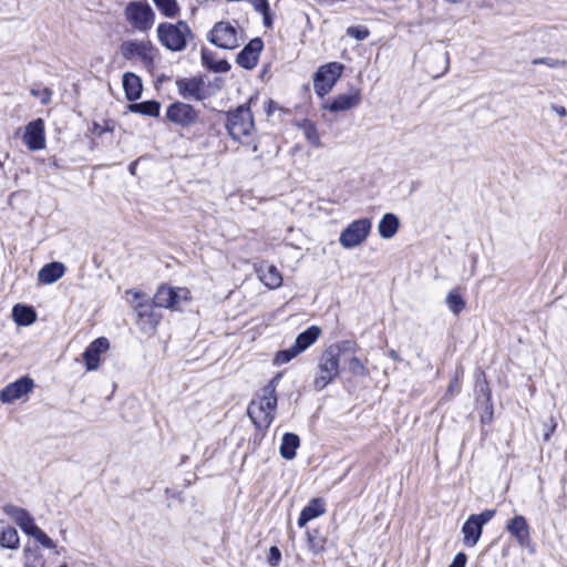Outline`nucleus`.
I'll use <instances>...</instances> for the list:
<instances>
[{
	"mask_svg": "<svg viewBox=\"0 0 567 567\" xmlns=\"http://www.w3.org/2000/svg\"><path fill=\"white\" fill-rule=\"evenodd\" d=\"M281 373H277L248 405L247 414L259 430H266L275 419L277 408V385Z\"/></svg>",
	"mask_w": 567,
	"mask_h": 567,
	"instance_id": "1",
	"label": "nucleus"
},
{
	"mask_svg": "<svg viewBox=\"0 0 567 567\" xmlns=\"http://www.w3.org/2000/svg\"><path fill=\"white\" fill-rule=\"evenodd\" d=\"M127 302L136 313V323L144 332L156 330L162 316L155 311L154 300L140 290L127 289L125 291Z\"/></svg>",
	"mask_w": 567,
	"mask_h": 567,
	"instance_id": "2",
	"label": "nucleus"
},
{
	"mask_svg": "<svg viewBox=\"0 0 567 567\" xmlns=\"http://www.w3.org/2000/svg\"><path fill=\"white\" fill-rule=\"evenodd\" d=\"M226 128L234 141L250 144L256 134L254 116L247 105H239L227 113Z\"/></svg>",
	"mask_w": 567,
	"mask_h": 567,
	"instance_id": "3",
	"label": "nucleus"
},
{
	"mask_svg": "<svg viewBox=\"0 0 567 567\" xmlns=\"http://www.w3.org/2000/svg\"><path fill=\"white\" fill-rule=\"evenodd\" d=\"M156 32L159 43L173 52L184 51L188 42L194 39L190 27L183 20L176 23L162 22L157 25Z\"/></svg>",
	"mask_w": 567,
	"mask_h": 567,
	"instance_id": "4",
	"label": "nucleus"
},
{
	"mask_svg": "<svg viewBox=\"0 0 567 567\" xmlns=\"http://www.w3.org/2000/svg\"><path fill=\"white\" fill-rule=\"evenodd\" d=\"M207 39L212 44L225 50H234L244 41L243 30L236 21H219L215 23Z\"/></svg>",
	"mask_w": 567,
	"mask_h": 567,
	"instance_id": "5",
	"label": "nucleus"
},
{
	"mask_svg": "<svg viewBox=\"0 0 567 567\" xmlns=\"http://www.w3.org/2000/svg\"><path fill=\"white\" fill-rule=\"evenodd\" d=\"M340 348L329 347L320 357L318 364V375L313 381L317 390L324 389L339 375Z\"/></svg>",
	"mask_w": 567,
	"mask_h": 567,
	"instance_id": "6",
	"label": "nucleus"
},
{
	"mask_svg": "<svg viewBox=\"0 0 567 567\" xmlns=\"http://www.w3.org/2000/svg\"><path fill=\"white\" fill-rule=\"evenodd\" d=\"M153 300L158 308L179 310L184 302L190 300V291L185 287L174 288L163 284L158 286Z\"/></svg>",
	"mask_w": 567,
	"mask_h": 567,
	"instance_id": "7",
	"label": "nucleus"
},
{
	"mask_svg": "<svg viewBox=\"0 0 567 567\" xmlns=\"http://www.w3.org/2000/svg\"><path fill=\"white\" fill-rule=\"evenodd\" d=\"M125 18L128 23L137 31H148L155 21V13L147 2L132 1L128 2L125 11Z\"/></svg>",
	"mask_w": 567,
	"mask_h": 567,
	"instance_id": "8",
	"label": "nucleus"
},
{
	"mask_svg": "<svg viewBox=\"0 0 567 567\" xmlns=\"http://www.w3.org/2000/svg\"><path fill=\"white\" fill-rule=\"evenodd\" d=\"M343 64L329 62L321 65L313 75V89L318 96L323 97L334 86L343 72Z\"/></svg>",
	"mask_w": 567,
	"mask_h": 567,
	"instance_id": "9",
	"label": "nucleus"
},
{
	"mask_svg": "<svg viewBox=\"0 0 567 567\" xmlns=\"http://www.w3.org/2000/svg\"><path fill=\"white\" fill-rule=\"evenodd\" d=\"M372 223L369 218H360L349 224L340 234V245L346 249L361 245L371 231Z\"/></svg>",
	"mask_w": 567,
	"mask_h": 567,
	"instance_id": "10",
	"label": "nucleus"
},
{
	"mask_svg": "<svg viewBox=\"0 0 567 567\" xmlns=\"http://www.w3.org/2000/svg\"><path fill=\"white\" fill-rule=\"evenodd\" d=\"M165 116L177 126L189 127L198 122L199 112L190 104L177 101L167 106Z\"/></svg>",
	"mask_w": 567,
	"mask_h": 567,
	"instance_id": "11",
	"label": "nucleus"
},
{
	"mask_svg": "<svg viewBox=\"0 0 567 567\" xmlns=\"http://www.w3.org/2000/svg\"><path fill=\"white\" fill-rule=\"evenodd\" d=\"M154 51L151 41L126 40L120 45V52L125 60L138 58L146 65L154 62Z\"/></svg>",
	"mask_w": 567,
	"mask_h": 567,
	"instance_id": "12",
	"label": "nucleus"
},
{
	"mask_svg": "<svg viewBox=\"0 0 567 567\" xmlns=\"http://www.w3.org/2000/svg\"><path fill=\"white\" fill-rule=\"evenodd\" d=\"M175 84L184 100L202 102L207 99L205 82L202 78H182L177 79Z\"/></svg>",
	"mask_w": 567,
	"mask_h": 567,
	"instance_id": "13",
	"label": "nucleus"
},
{
	"mask_svg": "<svg viewBox=\"0 0 567 567\" xmlns=\"http://www.w3.org/2000/svg\"><path fill=\"white\" fill-rule=\"evenodd\" d=\"M506 530L516 539L519 546L528 548L532 553L534 546L530 538V527L523 515H515L507 522Z\"/></svg>",
	"mask_w": 567,
	"mask_h": 567,
	"instance_id": "14",
	"label": "nucleus"
},
{
	"mask_svg": "<svg viewBox=\"0 0 567 567\" xmlns=\"http://www.w3.org/2000/svg\"><path fill=\"white\" fill-rule=\"evenodd\" d=\"M34 388V382L29 377H22L18 379L17 381L6 385L0 391V401L2 403H12L19 399H21L23 395L31 392Z\"/></svg>",
	"mask_w": 567,
	"mask_h": 567,
	"instance_id": "15",
	"label": "nucleus"
},
{
	"mask_svg": "<svg viewBox=\"0 0 567 567\" xmlns=\"http://www.w3.org/2000/svg\"><path fill=\"white\" fill-rule=\"evenodd\" d=\"M23 142L31 151H39L45 147L44 121L37 118L25 126Z\"/></svg>",
	"mask_w": 567,
	"mask_h": 567,
	"instance_id": "16",
	"label": "nucleus"
},
{
	"mask_svg": "<svg viewBox=\"0 0 567 567\" xmlns=\"http://www.w3.org/2000/svg\"><path fill=\"white\" fill-rule=\"evenodd\" d=\"M361 103V92L357 87H351L350 92L339 94L332 99V101L326 104L323 107L333 112H344L357 107Z\"/></svg>",
	"mask_w": 567,
	"mask_h": 567,
	"instance_id": "17",
	"label": "nucleus"
},
{
	"mask_svg": "<svg viewBox=\"0 0 567 567\" xmlns=\"http://www.w3.org/2000/svg\"><path fill=\"white\" fill-rule=\"evenodd\" d=\"M264 48L261 39L255 38L250 40L244 49L237 54L236 62L244 69H254L259 59V54Z\"/></svg>",
	"mask_w": 567,
	"mask_h": 567,
	"instance_id": "18",
	"label": "nucleus"
},
{
	"mask_svg": "<svg viewBox=\"0 0 567 567\" xmlns=\"http://www.w3.org/2000/svg\"><path fill=\"white\" fill-rule=\"evenodd\" d=\"M3 512L29 536L38 527L30 513L22 507L8 504L3 506Z\"/></svg>",
	"mask_w": 567,
	"mask_h": 567,
	"instance_id": "19",
	"label": "nucleus"
},
{
	"mask_svg": "<svg viewBox=\"0 0 567 567\" xmlns=\"http://www.w3.org/2000/svg\"><path fill=\"white\" fill-rule=\"evenodd\" d=\"M109 348L110 342L104 337H100L90 343L83 353V359L89 371L96 370L99 368L100 355L106 352Z\"/></svg>",
	"mask_w": 567,
	"mask_h": 567,
	"instance_id": "20",
	"label": "nucleus"
},
{
	"mask_svg": "<svg viewBox=\"0 0 567 567\" xmlns=\"http://www.w3.org/2000/svg\"><path fill=\"white\" fill-rule=\"evenodd\" d=\"M326 513V503L322 498H312L301 511L298 518V526L305 527L308 522L323 515Z\"/></svg>",
	"mask_w": 567,
	"mask_h": 567,
	"instance_id": "21",
	"label": "nucleus"
},
{
	"mask_svg": "<svg viewBox=\"0 0 567 567\" xmlns=\"http://www.w3.org/2000/svg\"><path fill=\"white\" fill-rule=\"evenodd\" d=\"M483 533V526L477 523L473 517L468 516L462 526V534L464 536L463 543L466 547H474Z\"/></svg>",
	"mask_w": 567,
	"mask_h": 567,
	"instance_id": "22",
	"label": "nucleus"
},
{
	"mask_svg": "<svg viewBox=\"0 0 567 567\" xmlns=\"http://www.w3.org/2000/svg\"><path fill=\"white\" fill-rule=\"evenodd\" d=\"M64 272V265L62 262L53 261L47 264L40 269L38 274V279L42 284L50 285L62 278Z\"/></svg>",
	"mask_w": 567,
	"mask_h": 567,
	"instance_id": "23",
	"label": "nucleus"
},
{
	"mask_svg": "<svg viewBox=\"0 0 567 567\" xmlns=\"http://www.w3.org/2000/svg\"><path fill=\"white\" fill-rule=\"evenodd\" d=\"M258 276L264 285L269 289H276L282 285V276L274 265H261L258 268Z\"/></svg>",
	"mask_w": 567,
	"mask_h": 567,
	"instance_id": "24",
	"label": "nucleus"
},
{
	"mask_svg": "<svg viewBox=\"0 0 567 567\" xmlns=\"http://www.w3.org/2000/svg\"><path fill=\"white\" fill-rule=\"evenodd\" d=\"M321 334V329L318 326H310L305 331L299 333L295 340V348L297 352L302 353L310 346H312Z\"/></svg>",
	"mask_w": 567,
	"mask_h": 567,
	"instance_id": "25",
	"label": "nucleus"
},
{
	"mask_svg": "<svg viewBox=\"0 0 567 567\" xmlns=\"http://www.w3.org/2000/svg\"><path fill=\"white\" fill-rule=\"evenodd\" d=\"M123 89L128 101L137 100L143 90L141 78L131 72L125 73L123 75Z\"/></svg>",
	"mask_w": 567,
	"mask_h": 567,
	"instance_id": "26",
	"label": "nucleus"
},
{
	"mask_svg": "<svg viewBox=\"0 0 567 567\" xmlns=\"http://www.w3.org/2000/svg\"><path fill=\"white\" fill-rule=\"evenodd\" d=\"M300 446V439L295 433H285L279 447L282 458L291 461L296 457L297 450Z\"/></svg>",
	"mask_w": 567,
	"mask_h": 567,
	"instance_id": "27",
	"label": "nucleus"
},
{
	"mask_svg": "<svg viewBox=\"0 0 567 567\" xmlns=\"http://www.w3.org/2000/svg\"><path fill=\"white\" fill-rule=\"evenodd\" d=\"M399 226L400 220L398 216L392 213H386L381 218L378 230L382 238L390 239L396 234Z\"/></svg>",
	"mask_w": 567,
	"mask_h": 567,
	"instance_id": "28",
	"label": "nucleus"
},
{
	"mask_svg": "<svg viewBox=\"0 0 567 567\" xmlns=\"http://www.w3.org/2000/svg\"><path fill=\"white\" fill-rule=\"evenodd\" d=\"M12 316L14 321L21 326H29L35 320V311L28 306L16 305L12 309Z\"/></svg>",
	"mask_w": 567,
	"mask_h": 567,
	"instance_id": "29",
	"label": "nucleus"
},
{
	"mask_svg": "<svg viewBox=\"0 0 567 567\" xmlns=\"http://www.w3.org/2000/svg\"><path fill=\"white\" fill-rule=\"evenodd\" d=\"M307 547L310 553L318 555L324 550L326 538L318 529L306 532Z\"/></svg>",
	"mask_w": 567,
	"mask_h": 567,
	"instance_id": "30",
	"label": "nucleus"
},
{
	"mask_svg": "<svg viewBox=\"0 0 567 567\" xmlns=\"http://www.w3.org/2000/svg\"><path fill=\"white\" fill-rule=\"evenodd\" d=\"M161 104L157 101H144L141 103H133L130 105V111L148 116H158Z\"/></svg>",
	"mask_w": 567,
	"mask_h": 567,
	"instance_id": "31",
	"label": "nucleus"
},
{
	"mask_svg": "<svg viewBox=\"0 0 567 567\" xmlns=\"http://www.w3.org/2000/svg\"><path fill=\"white\" fill-rule=\"evenodd\" d=\"M20 544V537L14 527L8 526L0 530V545L4 548L17 549Z\"/></svg>",
	"mask_w": 567,
	"mask_h": 567,
	"instance_id": "32",
	"label": "nucleus"
},
{
	"mask_svg": "<svg viewBox=\"0 0 567 567\" xmlns=\"http://www.w3.org/2000/svg\"><path fill=\"white\" fill-rule=\"evenodd\" d=\"M445 302L449 310L455 316L460 315L464 310L466 305L464 298L462 297L457 288L449 291L445 298Z\"/></svg>",
	"mask_w": 567,
	"mask_h": 567,
	"instance_id": "33",
	"label": "nucleus"
},
{
	"mask_svg": "<svg viewBox=\"0 0 567 567\" xmlns=\"http://www.w3.org/2000/svg\"><path fill=\"white\" fill-rule=\"evenodd\" d=\"M202 61L204 65L214 72L223 73L230 69V64L226 60L215 61L213 59V53L207 50L202 51Z\"/></svg>",
	"mask_w": 567,
	"mask_h": 567,
	"instance_id": "34",
	"label": "nucleus"
},
{
	"mask_svg": "<svg viewBox=\"0 0 567 567\" xmlns=\"http://www.w3.org/2000/svg\"><path fill=\"white\" fill-rule=\"evenodd\" d=\"M156 8L167 18L176 17L181 9L176 0H152Z\"/></svg>",
	"mask_w": 567,
	"mask_h": 567,
	"instance_id": "35",
	"label": "nucleus"
},
{
	"mask_svg": "<svg viewBox=\"0 0 567 567\" xmlns=\"http://www.w3.org/2000/svg\"><path fill=\"white\" fill-rule=\"evenodd\" d=\"M301 128L303 131V135H305L306 140L311 145L319 147L320 146V137H319L316 125L312 122L306 120L302 123Z\"/></svg>",
	"mask_w": 567,
	"mask_h": 567,
	"instance_id": "36",
	"label": "nucleus"
},
{
	"mask_svg": "<svg viewBox=\"0 0 567 567\" xmlns=\"http://www.w3.org/2000/svg\"><path fill=\"white\" fill-rule=\"evenodd\" d=\"M254 9L262 16L264 24L270 27L272 19L268 0H251Z\"/></svg>",
	"mask_w": 567,
	"mask_h": 567,
	"instance_id": "37",
	"label": "nucleus"
},
{
	"mask_svg": "<svg viewBox=\"0 0 567 567\" xmlns=\"http://www.w3.org/2000/svg\"><path fill=\"white\" fill-rule=\"evenodd\" d=\"M300 352H297V349L292 344L290 348L280 350L276 353L274 358L275 365H281L290 362L293 358H296Z\"/></svg>",
	"mask_w": 567,
	"mask_h": 567,
	"instance_id": "38",
	"label": "nucleus"
},
{
	"mask_svg": "<svg viewBox=\"0 0 567 567\" xmlns=\"http://www.w3.org/2000/svg\"><path fill=\"white\" fill-rule=\"evenodd\" d=\"M532 64H534V65H536V64H545V65H547L548 68H551V69H560V68H565L567 65V61L566 60H559V59H554V58L545 56V58L534 59L532 61Z\"/></svg>",
	"mask_w": 567,
	"mask_h": 567,
	"instance_id": "39",
	"label": "nucleus"
},
{
	"mask_svg": "<svg viewBox=\"0 0 567 567\" xmlns=\"http://www.w3.org/2000/svg\"><path fill=\"white\" fill-rule=\"evenodd\" d=\"M30 536L45 548L53 549L55 547V543L39 526Z\"/></svg>",
	"mask_w": 567,
	"mask_h": 567,
	"instance_id": "40",
	"label": "nucleus"
},
{
	"mask_svg": "<svg viewBox=\"0 0 567 567\" xmlns=\"http://www.w3.org/2000/svg\"><path fill=\"white\" fill-rule=\"evenodd\" d=\"M30 93L32 96L40 99L41 104L47 105L50 103L52 97V91L49 87L44 89H35L32 87L30 90Z\"/></svg>",
	"mask_w": 567,
	"mask_h": 567,
	"instance_id": "41",
	"label": "nucleus"
},
{
	"mask_svg": "<svg viewBox=\"0 0 567 567\" xmlns=\"http://www.w3.org/2000/svg\"><path fill=\"white\" fill-rule=\"evenodd\" d=\"M349 370L354 375H365L368 373L365 365L357 357H352L349 360Z\"/></svg>",
	"mask_w": 567,
	"mask_h": 567,
	"instance_id": "42",
	"label": "nucleus"
},
{
	"mask_svg": "<svg viewBox=\"0 0 567 567\" xmlns=\"http://www.w3.org/2000/svg\"><path fill=\"white\" fill-rule=\"evenodd\" d=\"M347 34L357 40H364L369 37V30L360 27H349L347 29Z\"/></svg>",
	"mask_w": 567,
	"mask_h": 567,
	"instance_id": "43",
	"label": "nucleus"
},
{
	"mask_svg": "<svg viewBox=\"0 0 567 567\" xmlns=\"http://www.w3.org/2000/svg\"><path fill=\"white\" fill-rule=\"evenodd\" d=\"M495 509H486L481 514H473L471 515V517H473L477 523H480L484 527V525L487 524L495 516Z\"/></svg>",
	"mask_w": 567,
	"mask_h": 567,
	"instance_id": "44",
	"label": "nucleus"
},
{
	"mask_svg": "<svg viewBox=\"0 0 567 567\" xmlns=\"http://www.w3.org/2000/svg\"><path fill=\"white\" fill-rule=\"evenodd\" d=\"M267 560H268V564L272 567H276L279 565V563L281 560V553L278 547H276V546L270 547Z\"/></svg>",
	"mask_w": 567,
	"mask_h": 567,
	"instance_id": "45",
	"label": "nucleus"
},
{
	"mask_svg": "<svg viewBox=\"0 0 567 567\" xmlns=\"http://www.w3.org/2000/svg\"><path fill=\"white\" fill-rule=\"evenodd\" d=\"M556 426H557V423H556V420L554 419V416H550L548 419V422L544 423V427H545V432H544V441H549L551 434L554 433V431L556 430Z\"/></svg>",
	"mask_w": 567,
	"mask_h": 567,
	"instance_id": "46",
	"label": "nucleus"
},
{
	"mask_svg": "<svg viewBox=\"0 0 567 567\" xmlns=\"http://www.w3.org/2000/svg\"><path fill=\"white\" fill-rule=\"evenodd\" d=\"M467 561V556L464 553H458L455 555L453 561L447 567H465Z\"/></svg>",
	"mask_w": 567,
	"mask_h": 567,
	"instance_id": "47",
	"label": "nucleus"
},
{
	"mask_svg": "<svg viewBox=\"0 0 567 567\" xmlns=\"http://www.w3.org/2000/svg\"><path fill=\"white\" fill-rule=\"evenodd\" d=\"M460 391H461V382L457 378H454L449 385L445 396H453L455 393H458Z\"/></svg>",
	"mask_w": 567,
	"mask_h": 567,
	"instance_id": "48",
	"label": "nucleus"
},
{
	"mask_svg": "<svg viewBox=\"0 0 567 567\" xmlns=\"http://www.w3.org/2000/svg\"><path fill=\"white\" fill-rule=\"evenodd\" d=\"M551 109L560 116L565 117L567 114L566 107L563 105H553Z\"/></svg>",
	"mask_w": 567,
	"mask_h": 567,
	"instance_id": "49",
	"label": "nucleus"
},
{
	"mask_svg": "<svg viewBox=\"0 0 567 567\" xmlns=\"http://www.w3.org/2000/svg\"><path fill=\"white\" fill-rule=\"evenodd\" d=\"M93 132L101 135L104 132V130L101 128L99 124H94Z\"/></svg>",
	"mask_w": 567,
	"mask_h": 567,
	"instance_id": "50",
	"label": "nucleus"
},
{
	"mask_svg": "<svg viewBox=\"0 0 567 567\" xmlns=\"http://www.w3.org/2000/svg\"><path fill=\"white\" fill-rule=\"evenodd\" d=\"M444 59H445V62H446V65H445V72L449 70V65H450V55H449V52H445L444 53Z\"/></svg>",
	"mask_w": 567,
	"mask_h": 567,
	"instance_id": "51",
	"label": "nucleus"
},
{
	"mask_svg": "<svg viewBox=\"0 0 567 567\" xmlns=\"http://www.w3.org/2000/svg\"><path fill=\"white\" fill-rule=\"evenodd\" d=\"M445 2L447 3H451V4H460L462 3L464 0H444Z\"/></svg>",
	"mask_w": 567,
	"mask_h": 567,
	"instance_id": "52",
	"label": "nucleus"
},
{
	"mask_svg": "<svg viewBox=\"0 0 567 567\" xmlns=\"http://www.w3.org/2000/svg\"><path fill=\"white\" fill-rule=\"evenodd\" d=\"M390 355H391V358H393V359H398V354H396V352H395L394 350H392V351L390 352Z\"/></svg>",
	"mask_w": 567,
	"mask_h": 567,
	"instance_id": "53",
	"label": "nucleus"
},
{
	"mask_svg": "<svg viewBox=\"0 0 567 567\" xmlns=\"http://www.w3.org/2000/svg\"><path fill=\"white\" fill-rule=\"evenodd\" d=\"M258 150V146L255 144L252 151L256 152Z\"/></svg>",
	"mask_w": 567,
	"mask_h": 567,
	"instance_id": "54",
	"label": "nucleus"
},
{
	"mask_svg": "<svg viewBox=\"0 0 567 567\" xmlns=\"http://www.w3.org/2000/svg\"><path fill=\"white\" fill-rule=\"evenodd\" d=\"M130 169L132 173H134V165H131Z\"/></svg>",
	"mask_w": 567,
	"mask_h": 567,
	"instance_id": "55",
	"label": "nucleus"
},
{
	"mask_svg": "<svg viewBox=\"0 0 567 567\" xmlns=\"http://www.w3.org/2000/svg\"><path fill=\"white\" fill-rule=\"evenodd\" d=\"M24 567H35L34 565L28 564Z\"/></svg>",
	"mask_w": 567,
	"mask_h": 567,
	"instance_id": "56",
	"label": "nucleus"
},
{
	"mask_svg": "<svg viewBox=\"0 0 567 567\" xmlns=\"http://www.w3.org/2000/svg\"><path fill=\"white\" fill-rule=\"evenodd\" d=\"M59 567H68V565H66V564H63V565H61V566H59Z\"/></svg>",
	"mask_w": 567,
	"mask_h": 567,
	"instance_id": "57",
	"label": "nucleus"
}]
</instances>
